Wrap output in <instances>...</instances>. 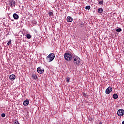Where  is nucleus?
Masks as SVG:
<instances>
[{"label": "nucleus", "instance_id": "393cba45", "mask_svg": "<svg viewBox=\"0 0 124 124\" xmlns=\"http://www.w3.org/2000/svg\"><path fill=\"white\" fill-rule=\"evenodd\" d=\"M14 124H19V122H18V121H16V122H15V123Z\"/></svg>", "mask_w": 124, "mask_h": 124}, {"label": "nucleus", "instance_id": "7ed1b4c3", "mask_svg": "<svg viewBox=\"0 0 124 124\" xmlns=\"http://www.w3.org/2000/svg\"><path fill=\"white\" fill-rule=\"evenodd\" d=\"M64 59L66 61L68 62L72 60V55L69 53H65L64 55Z\"/></svg>", "mask_w": 124, "mask_h": 124}, {"label": "nucleus", "instance_id": "f3484780", "mask_svg": "<svg viewBox=\"0 0 124 124\" xmlns=\"http://www.w3.org/2000/svg\"><path fill=\"white\" fill-rule=\"evenodd\" d=\"M66 82H67L68 83V82H69V81H70V78L67 77L66 78Z\"/></svg>", "mask_w": 124, "mask_h": 124}, {"label": "nucleus", "instance_id": "0eeeda50", "mask_svg": "<svg viewBox=\"0 0 124 124\" xmlns=\"http://www.w3.org/2000/svg\"><path fill=\"white\" fill-rule=\"evenodd\" d=\"M113 89H112V87H108L106 90V94H109L110 93L112 92Z\"/></svg>", "mask_w": 124, "mask_h": 124}, {"label": "nucleus", "instance_id": "39448f33", "mask_svg": "<svg viewBox=\"0 0 124 124\" xmlns=\"http://www.w3.org/2000/svg\"><path fill=\"white\" fill-rule=\"evenodd\" d=\"M117 114L118 116H119V117H122V116H124V110L123 109H119L117 111Z\"/></svg>", "mask_w": 124, "mask_h": 124}, {"label": "nucleus", "instance_id": "bb28decb", "mask_svg": "<svg viewBox=\"0 0 124 124\" xmlns=\"http://www.w3.org/2000/svg\"><path fill=\"white\" fill-rule=\"evenodd\" d=\"M122 124H124V121H123V122H122Z\"/></svg>", "mask_w": 124, "mask_h": 124}, {"label": "nucleus", "instance_id": "5701e85b", "mask_svg": "<svg viewBox=\"0 0 124 124\" xmlns=\"http://www.w3.org/2000/svg\"><path fill=\"white\" fill-rule=\"evenodd\" d=\"M83 95L84 96V97H87L88 96V95L86 93H83Z\"/></svg>", "mask_w": 124, "mask_h": 124}, {"label": "nucleus", "instance_id": "aec40b11", "mask_svg": "<svg viewBox=\"0 0 124 124\" xmlns=\"http://www.w3.org/2000/svg\"><path fill=\"white\" fill-rule=\"evenodd\" d=\"M98 4H100V5L103 4V0H102L101 1H98Z\"/></svg>", "mask_w": 124, "mask_h": 124}, {"label": "nucleus", "instance_id": "1a4fd4ad", "mask_svg": "<svg viewBox=\"0 0 124 124\" xmlns=\"http://www.w3.org/2000/svg\"><path fill=\"white\" fill-rule=\"evenodd\" d=\"M13 17L15 20H18L19 19V16L16 13L13 14Z\"/></svg>", "mask_w": 124, "mask_h": 124}, {"label": "nucleus", "instance_id": "6e6552de", "mask_svg": "<svg viewBox=\"0 0 124 124\" xmlns=\"http://www.w3.org/2000/svg\"><path fill=\"white\" fill-rule=\"evenodd\" d=\"M16 78V76H15V75H11L9 76V79L10 80H11V81H14L15 79Z\"/></svg>", "mask_w": 124, "mask_h": 124}, {"label": "nucleus", "instance_id": "9b49d317", "mask_svg": "<svg viewBox=\"0 0 124 124\" xmlns=\"http://www.w3.org/2000/svg\"><path fill=\"white\" fill-rule=\"evenodd\" d=\"M29 100L26 99L23 102V105H24V106H28L29 105Z\"/></svg>", "mask_w": 124, "mask_h": 124}, {"label": "nucleus", "instance_id": "a878e982", "mask_svg": "<svg viewBox=\"0 0 124 124\" xmlns=\"http://www.w3.org/2000/svg\"><path fill=\"white\" fill-rule=\"evenodd\" d=\"M34 24L35 25H36V21H35L34 23Z\"/></svg>", "mask_w": 124, "mask_h": 124}, {"label": "nucleus", "instance_id": "f03ea898", "mask_svg": "<svg viewBox=\"0 0 124 124\" xmlns=\"http://www.w3.org/2000/svg\"><path fill=\"white\" fill-rule=\"evenodd\" d=\"M74 59V63L76 64V65H79L80 64V62H81V59L78 56H76L73 57Z\"/></svg>", "mask_w": 124, "mask_h": 124}, {"label": "nucleus", "instance_id": "412c9836", "mask_svg": "<svg viewBox=\"0 0 124 124\" xmlns=\"http://www.w3.org/2000/svg\"><path fill=\"white\" fill-rule=\"evenodd\" d=\"M11 44V40H10V41L7 43V46H9Z\"/></svg>", "mask_w": 124, "mask_h": 124}, {"label": "nucleus", "instance_id": "a211bd4d", "mask_svg": "<svg viewBox=\"0 0 124 124\" xmlns=\"http://www.w3.org/2000/svg\"><path fill=\"white\" fill-rule=\"evenodd\" d=\"M85 9H87V10H90V9H91V6H86L85 7Z\"/></svg>", "mask_w": 124, "mask_h": 124}, {"label": "nucleus", "instance_id": "9d476101", "mask_svg": "<svg viewBox=\"0 0 124 124\" xmlns=\"http://www.w3.org/2000/svg\"><path fill=\"white\" fill-rule=\"evenodd\" d=\"M72 21H73V18H72V17L71 16L67 17V22H68V23H70L72 22Z\"/></svg>", "mask_w": 124, "mask_h": 124}, {"label": "nucleus", "instance_id": "b1692460", "mask_svg": "<svg viewBox=\"0 0 124 124\" xmlns=\"http://www.w3.org/2000/svg\"><path fill=\"white\" fill-rule=\"evenodd\" d=\"M80 26L81 27H82V26H84V23L82 22L80 23Z\"/></svg>", "mask_w": 124, "mask_h": 124}, {"label": "nucleus", "instance_id": "2eb2a0df", "mask_svg": "<svg viewBox=\"0 0 124 124\" xmlns=\"http://www.w3.org/2000/svg\"><path fill=\"white\" fill-rule=\"evenodd\" d=\"M32 78H33V79H35V80H36V79H37V76L35 74L32 75Z\"/></svg>", "mask_w": 124, "mask_h": 124}, {"label": "nucleus", "instance_id": "f8f14e48", "mask_svg": "<svg viewBox=\"0 0 124 124\" xmlns=\"http://www.w3.org/2000/svg\"><path fill=\"white\" fill-rule=\"evenodd\" d=\"M112 96L114 99H117V98L119 97V96L117 94V93L113 94Z\"/></svg>", "mask_w": 124, "mask_h": 124}, {"label": "nucleus", "instance_id": "20e7f679", "mask_svg": "<svg viewBox=\"0 0 124 124\" xmlns=\"http://www.w3.org/2000/svg\"><path fill=\"white\" fill-rule=\"evenodd\" d=\"M9 5L12 7V8H13V7H15V5H16V2L14 0H9Z\"/></svg>", "mask_w": 124, "mask_h": 124}, {"label": "nucleus", "instance_id": "ddd939ff", "mask_svg": "<svg viewBox=\"0 0 124 124\" xmlns=\"http://www.w3.org/2000/svg\"><path fill=\"white\" fill-rule=\"evenodd\" d=\"M98 13L101 14L103 12V9L102 8H100L98 9Z\"/></svg>", "mask_w": 124, "mask_h": 124}, {"label": "nucleus", "instance_id": "4be33fe9", "mask_svg": "<svg viewBox=\"0 0 124 124\" xmlns=\"http://www.w3.org/2000/svg\"><path fill=\"white\" fill-rule=\"evenodd\" d=\"M1 117H2V118H4L5 117V113H2L1 114Z\"/></svg>", "mask_w": 124, "mask_h": 124}, {"label": "nucleus", "instance_id": "dca6fc26", "mask_svg": "<svg viewBox=\"0 0 124 124\" xmlns=\"http://www.w3.org/2000/svg\"><path fill=\"white\" fill-rule=\"evenodd\" d=\"M48 15H49V17H51V16H53L54 15V14L52 12H49Z\"/></svg>", "mask_w": 124, "mask_h": 124}, {"label": "nucleus", "instance_id": "4468645a", "mask_svg": "<svg viewBox=\"0 0 124 124\" xmlns=\"http://www.w3.org/2000/svg\"><path fill=\"white\" fill-rule=\"evenodd\" d=\"M26 37L27 38H28V39H31V34H27L26 35Z\"/></svg>", "mask_w": 124, "mask_h": 124}, {"label": "nucleus", "instance_id": "423d86ee", "mask_svg": "<svg viewBox=\"0 0 124 124\" xmlns=\"http://www.w3.org/2000/svg\"><path fill=\"white\" fill-rule=\"evenodd\" d=\"M37 71L39 74H42L44 72V69L41 67H39L37 69Z\"/></svg>", "mask_w": 124, "mask_h": 124}, {"label": "nucleus", "instance_id": "f257e3e1", "mask_svg": "<svg viewBox=\"0 0 124 124\" xmlns=\"http://www.w3.org/2000/svg\"><path fill=\"white\" fill-rule=\"evenodd\" d=\"M55 57L56 55L54 53H50L46 57V61L47 62H53L54 61V59H55Z\"/></svg>", "mask_w": 124, "mask_h": 124}, {"label": "nucleus", "instance_id": "6ab92c4d", "mask_svg": "<svg viewBox=\"0 0 124 124\" xmlns=\"http://www.w3.org/2000/svg\"><path fill=\"white\" fill-rule=\"evenodd\" d=\"M116 31L117 32H120L122 31V29L118 28V29H116Z\"/></svg>", "mask_w": 124, "mask_h": 124}]
</instances>
